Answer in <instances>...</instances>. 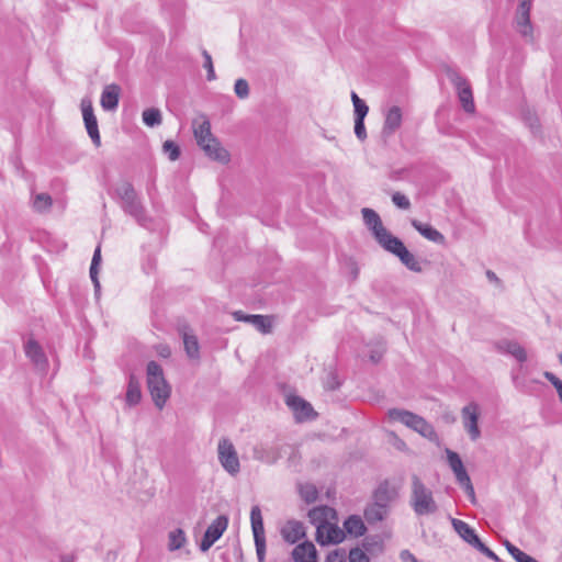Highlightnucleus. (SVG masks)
Instances as JSON below:
<instances>
[{
	"label": "nucleus",
	"instance_id": "nucleus-39",
	"mask_svg": "<svg viewBox=\"0 0 562 562\" xmlns=\"http://www.w3.org/2000/svg\"><path fill=\"white\" fill-rule=\"evenodd\" d=\"M508 553L516 560V562H538L536 559L525 553L509 541L505 542Z\"/></svg>",
	"mask_w": 562,
	"mask_h": 562
},
{
	"label": "nucleus",
	"instance_id": "nucleus-49",
	"mask_svg": "<svg viewBox=\"0 0 562 562\" xmlns=\"http://www.w3.org/2000/svg\"><path fill=\"white\" fill-rule=\"evenodd\" d=\"M544 378L553 384L557 391L559 390V386H562V381L553 373L547 371L544 372Z\"/></svg>",
	"mask_w": 562,
	"mask_h": 562
},
{
	"label": "nucleus",
	"instance_id": "nucleus-3",
	"mask_svg": "<svg viewBox=\"0 0 562 562\" xmlns=\"http://www.w3.org/2000/svg\"><path fill=\"white\" fill-rule=\"evenodd\" d=\"M147 385L155 405L161 409L170 396V385L164 376L162 368L156 362L147 364Z\"/></svg>",
	"mask_w": 562,
	"mask_h": 562
},
{
	"label": "nucleus",
	"instance_id": "nucleus-35",
	"mask_svg": "<svg viewBox=\"0 0 562 562\" xmlns=\"http://www.w3.org/2000/svg\"><path fill=\"white\" fill-rule=\"evenodd\" d=\"M187 542V537L181 528L171 530L168 535V550L176 551L181 549Z\"/></svg>",
	"mask_w": 562,
	"mask_h": 562
},
{
	"label": "nucleus",
	"instance_id": "nucleus-7",
	"mask_svg": "<svg viewBox=\"0 0 562 562\" xmlns=\"http://www.w3.org/2000/svg\"><path fill=\"white\" fill-rule=\"evenodd\" d=\"M250 522L254 535L256 552L258 560L263 562L266 554V538L261 509L258 505L251 507L250 510Z\"/></svg>",
	"mask_w": 562,
	"mask_h": 562
},
{
	"label": "nucleus",
	"instance_id": "nucleus-13",
	"mask_svg": "<svg viewBox=\"0 0 562 562\" xmlns=\"http://www.w3.org/2000/svg\"><path fill=\"white\" fill-rule=\"evenodd\" d=\"M85 126L92 143L99 147L101 145V137L98 127V121L93 112L92 101L89 98H83L80 103Z\"/></svg>",
	"mask_w": 562,
	"mask_h": 562
},
{
	"label": "nucleus",
	"instance_id": "nucleus-23",
	"mask_svg": "<svg viewBox=\"0 0 562 562\" xmlns=\"http://www.w3.org/2000/svg\"><path fill=\"white\" fill-rule=\"evenodd\" d=\"M451 524L454 531L473 548H475L481 542L474 529L471 528L470 525L467 524L465 521L457 518H451Z\"/></svg>",
	"mask_w": 562,
	"mask_h": 562
},
{
	"label": "nucleus",
	"instance_id": "nucleus-36",
	"mask_svg": "<svg viewBox=\"0 0 562 562\" xmlns=\"http://www.w3.org/2000/svg\"><path fill=\"white\" fill-rule=\"evenodd\" d=\"M52 198L47 193H38L34 195L32 205L36 212H46L52 206Z\"/></svg>",
	"mask_w": 562,
	"mask_h": 562
},
{
	"label": "nucleus",
	"instance_id": "nucleus-11",
	"mask_svg": "<svg viewBox=\"0 0 562 562\" xmlns=\"http://www.w3.org/2000/svg\"><path fill=\"white\" fill-rule=\"evenodd\" d=\"M449 80L457 89L458 97L463 110L468 113H473L475 110L472 90L468 81L460 76L456 70H448L447 72Z\"/></svg>",
	"mask_w": 562,
	"mask_h": 562
},
{
	"label": "nucleus",
	"instance_id": "nucleus-20",
	"mask_svg": "<svg viewBox=\"0 0 562 562\" xmlns=\"http://www.w3.org/2000/svg\"><path fill=\"white\" fill-rule=\"evenodd\" d=\"M286 404L293 411L295 418L300 422L314 416V409L311 404L299 396H288Z\"/></svg>",
	"mask_w": 562,
	"mask_h": 562
},
{
	"label": "nucleus",
	"instance_id": "nucleus-50",
	"mask_svg": "<svg viewBox=\"0 0 562 562\" xmlns=\"http://www.w3.org/2000/svg\"><path fill=\"white\" fill-rule=\"evenodd\" d=\"M400 558L402 562H418V560L415 558L413 553H411L408 550H403L400 553Z\"/></svg>",
	"mask_w": 562,
	"mask_h": 562
},
{
	"label": "nucleus",
	"instance_id": "nucleus-29",
	"mask_svg": "<svg viewBox=\"0 0 562 562\" xmlns=\"http://www.w3.org/2000/svg\"><path fill=\"white\" fill-rule=\"evenodd\" d=\"M413 227L426 239L436 243V244H443L445 243V236L434 228L432 226L428 224H424L417 220L412 221Z\"/></svg>",
	"mask_w": 562,
	"mask_h": 562
},
{
	"label": "nucleus",
	"instance_id": "nucleus-52",
	"mask_svg": "<svg viewBox=\"0 0 562 562\" xmlns=\"http://www.w3.org/2000/svg\"><path fill=\"white\" fill-rule=\"evenodd\" d=\"M351 99H352V103H353V105H355V104H358V103H360V102H362V101H363L362 99H360V98L358 97V94H357L356 92H352V93H351Z\"/></svg>",
	"mask_w": 562,
	"mask_h": 562
},
{
	"label": "nucleus",
	"instance_id": "nucleus-8",
	"mask_svg": "<svg viewBox=\"0 0 562 562\" xmlns=\"http://www.w3.org/2000/svg\"><path fill=\"white\" fill-rule=\"evenodd\" d=\"M446 453H447L448 464H449L450 469L452 470V472L454 473L457 482L464 488L465 493L472 499H474V488L471 483V479H470L467 470L463 467L460 456L450 449H447Z\"/></svg>",
	"mask_w": 562,
	"mask_h": 562
},
{
	"label": "nucleus",
	"instance_id": "nucleus-6",
	"mask_svg": "<svg viewBox=\"0 0 562 562\" xmlns=\"http://www.w3.org/2000/svg\"><path fill=\"white\" fill-rule=\"evenodd\" d=\"M217 459L223 469L231 475L240 471V462L233 442L227 438L220 439L217 443Z\"/></svg>",
	"mask_w": 562,
	"mask_h": 562
},
{
	"label": "nucleus",
	"instance_id": "nucleus-38",
	"mask_svg": "<svg viewBox=\"0 0 562 562\" xmlns=\"http://www.w3.org/2000/svg\"><path fill=\"white\" fill-rule=\"evenodd\" d=\"M299 492L301 497L308 504L314 503L318 496L316 486L311 483L301 484L299 486Z\"/></svg>",
	"mask_w": 562,
	"mask_h": 562
},
{
	"label": "nucleus",
	"instance_id": "nucleus-34",
	"mask_svg": "<svg viewBox=\"0 0 562 562\" xmlns=\"http://www.w3.org/2000/svg\"><path fill=\"white\" fill-rule=\"evenodd\" d=\"M183 345H184V349H186V352L189 358L198 359L200 357L199 341L194 335L184 331L183 333Z\"/></svg>",
	"mask_w": 562,
	"mask_h": 562
},
{
	"label": "nucleus",
	"instance_id": "nucleus-54",
	"mask_svg": "<svg viewBox=\"0 0 562 562\" xmlns=\"http://www.w3.org/2000/svg\"><path fill=\"white\" fill-rule=\"evenodd\" d=\"M530 127L532 130L538 127L537 119H530Z\"/></svg>",
	"mask_w": 562,
	"mask_h": 562
},
{
	"label": "nucleus",
	"instance_id": "nucleus-48",
	"mask_svg": "<svg viewBox=\"0 0 562 562\" xmlns=\"http://www.w3.org/2000/svg\"><path fill=\"white\" fill-rule=\"evenodd\" d=\"M476 550H479L481 553L486 555L487 558L501 562L499 558L490 549L487 548L482 541L475 547Z\"/></svg>",
	"mask_w": 562,
	"mask_h": 562
},
{
	"label": "nucleus",
	"instance_id": "nucleus-42",
	"mask_svg": "<svg viewBox=\"0 0 562 562\" xmlns=\"http://www.w3.org/2000/svg\"><path fill=\"white\" fill-rule=\"evenodd\" d=\"M202 56L204 58L203 67L207 71V76H206L207 80L212 81V80H214L216 78V75H215V71H214V67H213L212 56L205 49L202 52Z\"/></svg>",
	"mask_w": 562,
	"mask_h": 562
},
{
	"label": "nucleus",
	"instance_id": "nucleus-33",
	"mask_svg": "<svg viewBox=\"0 0 562 562\" xmlns=\"http://www.w3.org/2000/svg\"><path fill=\"white\" fill-rule=\"evenodd\" d=\"M100 262H101V247L99 245L93 252V257H92L91 266H90V272H89L90 279L94 285V290H95L97 294L100 292V282H99V278H98V274H99L98 267H99Z\"/></svg>",
	"mask_w": 562,
	"mask_h": 562
},
{
	"label": "nucleus",
	"instance_id": "nucleus-41",
	"mask_svg": "<svg viewBox=\"0 0 562 562\" xmlns=\"http://www.w3.org/2000/svg\"><path fill=\"white\" fill-rule=\"evenodd\" d=\"M234 91L239 99H246L249 95V85L245 79H237L234 85Z\"/></svg>",
	"mask_w": 562,
	"mask_h": 562
},
{
	"label": "nucleus",
	"instance_id": "nucleus-43",
	"mask_svg": "<svg viewBox=\"0 0 562 562\" xmlns=\"http://www.w3.org/2000/svg\"><path fill=\"white\" fill-rule=\"evenodd\" d=\"M349 562H370L367 553L360 548H353L348 555Z\"/></svg>",
	"mask_w": 562,
	"mask_h": 562
},
{
	"label": "nucleus",
	"instance_id": "nucleus-44",
	"mask_svg": "<svg viewBox=\"0 0 562 562\" xmlns=\"http://www.w3.org/2000/svg\"><path fill=\"white\" fill-rule=\"evenodd\" d=\"M392 201L397 207L402 210H408L411 207L409 199L401 192L393 193Z\"/></svg>",
	"mask_w": 562,
	"mask_h": 562
},
{
	"label": "nucleus",
	"instance_id": "nucleus-10",
	"mask_svg": "<svg viewBox=\"0 0 562 562\" xmlns=\"http://www.w3.org/2000/svg\"><path fill=\"white\" fill-rule=\"evenodd\" d=\"M362 216L364 224L368 226L369 229L372 231L375 239L378 243L385 247L386 244H389V240H392L395 238L382 224V221L379 216V214L371 210V209H362Z\"/></svg>",
	"mask_w": 562,
	"mask_h": 562
},
{
	"label": "nucleus",
	"instance_id": "nucleus-4",
	"mask_svg": "<svg viewBox=\"0 0 562 562\" xmlns=\"http://www.w3.org/2000/svg\"><path fill=\"white\" fill-rule=\"evenodd\" d=\"M387 416L391 420L402 423L406 427L413 429L414 431L431 441L438 440V436L432 425L419 415L405 409L392 408L389 409Z\"/></svg>",
	"mask_w": 562,
	"mask_h": 562
},
{
	"label": "nucleus",
	"instance_id": "nucleus-16",
	"mask_svg": "<svg viewBox=\"0 0 562 562\" xmlns=\"http://www.w3.org/2000/svg\"><path fill=\"white\" fill-rule=\"evenodd\" d=\"M532 0H519L516 13V27L526 38L532 40V25L530 22V9Z\"/></svg>",
	"mask_w": 562,
	"mask_h": 562
},
{
	"label": "nucleus",
	"instance_id": "nucleus-53",
	"mask_svg": "<svg viewBox=\"0 0 562 562\" xmlns=\"http://www.w3.org/2000/svg\"><path fill=\"white\" fill-rule=\"evenodd\" d=\"M60 562H74V558L70 555H63Z\"/></svg>",
	"mask_w": 562,
	"mask_h": 562
},
{
	"label": "nucleus",
	"instance_id": "nucleus-22",
	"mask_svg": "<svg viewBox=\"0 0 562 562\" xmlns=\"http://www.w3.org/2000/svg\"><path fill=\"white\" fill-rule=\"evenodd\" d=\"M294 562H317V551L313 542L304 541L292 551Z\"/></svg>",
	"mask_w": 562,
	"mask_h": 562
},
{
	"label": "nucleus",
	"instance_id": "nucleus-19",
	"mask_svg": "<svg viewBox=\"0 0 562 562\" xmlns=\"http://www.w3.org/2000/svg\"><path fill=\"white\" fill-rule=\"evenodd\" d=\"M402 120L403 114L401 108L397 105L390 106L384 112L383 135L390 136L394 134L401 127Z\"/></svg>",
	"mask_w": 562,
	"mask_h": 562
},
{
	"label": "nucleus",
	"instance_id": "nucleus-1",
	"mask_svg": "<svg viewBox=\"0 0 562 562\" xmlns=\"http://www.w3.org/2000/svg\"><path fill=\"white\" fill-rule=\"evenodd\" d=\"M192 127L198 145L210 159L221 164H227L229 161V153L212 134L211 123L206 116L201 115L196 117L192 123Z\"/></svg>",
	"mask_w": 562,
	"mask_h": 562
},
{
	"label": "nucleus",
	"instance_id": "nucleus-37",
	"mask_svg": "<svg viewBox=\"0 0 562 562\" xmlns=\"http://www.w3.org/2000/svg\"><path fill=\"white\" fill-rule=\"evenodd\" d=\"M142 116L143 122L149 127L157 126L161 123V113L156 108L146 109Z\"/></svg>",
	"mask_w": 562,
	"mask_h": 562
},
{
	"label": "nucleus",
	"instance_id": "nucleus-26",
	"mask_svg": "<svg viewBox=\"0 0 562 562\" xmlns=\"http://www.w3.org/2000/svg\"><path fill=\"white\" fill-rule=\"evenodd\" d=\"M25 355L37 367L44 368L47 364V359L43 352L42 347L34 339H29L24 345Z\"/></svg>",
	"mask_w": 562,
	"mask_h": 562
},
{
	"label": "nucleus",
	"instance_id": "nucleus-40",
	"mask_svg": "<svg viewBox=\"0 0 562 562\" xmlns=\"http://www.w3.org/2000/svg\"><path fill=\"white\" fill-rule=\"evenodd\" d=\"M162 149L171 161H176L180 157V148L172 140H166L162 145Z\"/></svg>",
	"mask_w": 562,
	"mask_h": 562
},
{
	"label": "nucleus",
	"instance_id": "nucleus-9",
	"mask_svg": "<svg viewBox=\"0 0 562 562\" xmlns=\"http://www.w3.org/2000/svg\"><path fill=\"white\" fill-rule=\"evenodd\" d=\"M446 453H447L448 464H449L450 469L452 470V472L454 473L457 482L464 488L465 493L472 499H474V488L471 483V479H470L467 470L463 467L460 456L450 449H447Z\"/></svg>",
	"mask_w": 562,
	"mask_h": 562
},
{
	"label": "nucleus",
	"instance_id": "nucleus-15",
	"mask_svg": "<svg viewBox=\"0 0 562 562\" xmlns=\"http://www.w3.org/2000/svg\"><path fill=\"white\" fill-rule=\"evenodd\" d=\"M345 538V531L338 527L336 521H331L327 525H321L316 530V541L321 546L338 544L341 543Z\"/></svg>",
	"mask_w": 562,
	"mask_h": 562
},
{
	"label": "nucleus",
	"instance_id": "nucleus-25",
	"mask_svg": "<svg viewBox=\"0 0 562 562\" xmlns=\"http://www.w3.org/2000/svg\"><path fill=\"white\" fill-rule=\"evenodd\" d=\"M234 316L237 321L250 323L260 333L267 334L271 330V321L263 315H244L241 312H235Z\"/></svg>",
	"mask_w": 562,
	"mask_h": 562
},
{
	"label": "nucleus",
	"instance_id": "nucleus-17",
	"mask_svg": "<svg viewBox=\"0 0 562 562\" xmlns=\"http://www.w3.org/2000/svg\"><path fill=\"white\" fill-rule=\"evenodd\" d=\"M480 409L477 404L470 403L462 408L463 426L472 440H476L481 436L477 425Z\"/></svg>",
	"mask_w": 562,
	"mask_h": 562
},
{
	"label": "nucleus",
	"instance_id": "nucleus-56",
	"mask_svg": "<svg viewBox=\"0 0 562 562\" xmlns=\"http://www.w3.org/2000/svg\"><path fill=\"white\" fill-rule=\"evenodd\" d=\"M560 362L562 364V352L559 355Z\"/></svg>",
	"mask_w": 562,
	"mask_h": 562
},
{
	"label": "nucleus",
	"instance_id": "nucleus-12",
	"mask_svg": "<svg viewBox=\"0 0 562 562\" xmlns=\"http://www.w3.org/2000/svg\"><path fill=\"white\" fill-rule=\"evenodd\" d=\"M383 248L398 257L401 262L411 271L422 272L423 267L420 261L407 250L400 238L395 237L394 239L389 240V244Z\"/></svg>",
	"mask_w": 562,
	"mask_h": 562
},
{
	"label": "nucleus",
	"instance_id": "nucleus-30",
	"mask_svg": "<svg viewBox=\"0 0 562 562\" xmlns=\"http://www.w3.org/2000/svg\"><path fill=\"white\" fill-rule=\"evenodd\" d=\"M389 513L390 510L383 505L372 502L364 508L363 515L368 524H376L384 520Z\"/></svg>",
	"mask_w": 562,
	"mask_h": 562
},
{
	"label": "nucleus",
	"instance_id": "nucleus-51",
	"mask_svg": "<svg viewBox=\"0 0 562 562\" xmlns=\"http://www.w3.org/2000/svg\"><path fill=\"white\" fill-rule=\"evenodd\" d=\"M486 277H487V279H488L491 282L499 283V279L497 278V276H496L493 271L487 270V271H486Z\"/></svg>",
	"mask_w": 562,
	"mask_h": 562
},
{
	"label": "nucleus",
	"instance_id": "nucleus-18",
	"mask_svg": "<svg viewBox=\"0 0 562 562\" xmlns=\"http://www.w3.org/2000/svg\"><path fill=\"white\" fill-rule=\"evenodd\" d=\"M308 518L311 524L318 529L321 525H327L331 521H337V512L326 505L317 506L308 512Z\"/></svg>",
	"mask_w": 562,
	"mask_h": 562
},
{
	"label": "nucleus",
	"instance_id": "nucleus-55",
	"mask_svg": "<svg viewBox=\"0 0 562 562\" xmlns=\"http://www.w3.org/2000/svg\"><path fill=\"white\" fill-rule=\"evenodd\" d=\"M559 394V398L562 402V386H559V390L557 391Z\"/></svg>",
	"mask_w": 562,
	"mask_h": 562
},
{
	"label": "nucleus",
	"instance_id": "nucleus-32",
	"mask_svg": "<svg viewBox=\"0 0 562 562\" xmlns=\"http://www.w3.org/2000/svg\"><path fill=\"white\" fill-rule=\"evenodd\" d=\"M140 398L142 392L139 382L134 376H131L126 391V403L128 405H136L140 402Z\"/></svg>",
	"mask_w": 562,
	"mask_h": 562
},
{
	"label": "nucleus",
	"instance_id": "nucleus-46",
	"mask_svg": "<svg viewBox=\"0 0 562 562\" xmlns=\"http://www.w3.org/2000/svg\"><path fill=\"white\" fill-rule=\"evenodd\" d=\"M355 134L360 140H364L367 138L364 120L355 119Z\"/></svg>",
	"mask_w": 562,
	"mask_h": 562
},
{
	"label": "nucleus",
	"instance_id": "nucleus-47",
	"mask_svg": "<svg viewBox=\"0 0 562 562\" xmlns=\"http://www.w3.org/2000/svg\"><path fill=\"white\" fill-rule=\"evenodd\" d=\"M353 108H355V119L364 120V117L367 116L368 111H369V108L366 104V102L362 101L358 104H355Z\"/></svg>",
	"mask_w": 562,
	"mask_h": 562
},
{
	"label": "nucleus",
	"instance_id": "nucleus-14",
	"mask_svg": "<svg viewBox=\"0 0 562 562\" xmlns=\"http://www.w3.org/2000/svg\"><path fill=\"white\" fill-rule=\"evenodd\" d=\"M227 526L228 518L225 515H221L212 521L200 542V550L207 551L222 537Z\"/></svg>",
	"mask_w": 562,
	"mask_h": 562
},
{
	"label": "nucleus",
	"instance_id": "nucleus-2",
	"mask_svg": "<svg viewBox=\"0 0 562 562\" xmlns=\"http://www.w3.org/2000/svg\"><path fill=\"white\" fill-rule=\"evenodd\" d=\"M409 505L417 516H430L438 512L432 491L417 476H412Z\"/></svg>",
	"mask_w": 562,
	"mask_h": 562
},
{
	"label": "nucleus",
	"instance_id": "nucleus-24",
	"mask_svg": "<svg viewBox=\"0 0 562 562\" xmlns=\"http://www.w3.org/2000/svg\"><path fill=\"white\" fill-rule=\"evenodd\" d=\"M397 497V492L387 482L381 483L373 494V502L390 510L391 504Z\"/></svg>",
	"mask_w": 562,
	"mask_h": 562
},
{
	"label": "nucleus",
	"instance_id": "nucleus-45",
	"mask_svg": "<svg viewBox=\"0 0 562 562\" xmlns=\"http://www.w3.org/2000/svg\"><path fill=\"white\" fill-rule=\"evenodd\" d=\"M346 552L344 549H337L328 553L326 562H346Z\"/></svg>",
	"mask_w": 562,
	"mask_h": 562
},
{
	"label": "nucleus",
	"instance_id": "nucleus-21",
	"mask_svg": "<svg viewBox=\"0 0 562 562\" xmlns=\"http://www.w3.org/2000/svg\"><path fill=\"white\" fill-rule=\"evenodd\" d=\"M281 535L284 541L293 544L305 538L306 531L303 522L299 520H288L281 528Z\"/></svg>",
	"mask_w": 562,
	"mask_h": 562
},
{
	"label": "nucleus",
	"instance_id": "nucleus-28",
	"mask_svg": "<svg viewBox=\"0 0 562 562\" xmlns=\"http://www.w3.org/2000/svg\"><path fill=\"white\" fill-rule=\"evenodd\" d=\"M344 531L353 538L363 536L367 531V527L362 518L358 515H351L344 521Z\"/></svg>",
	"mask_w": 562,
	"mask_h": 562
},
{
	"label": "nucleus",
	"instance_id": "nucleus-5",
	"mask_svg": "<svg viewBox=\"0 0 562 562\" xmlns=\"http://www.w3.org/2000/svg\"><path fill=\"white\" fill-rule=\"evenodd\" d=\"M116 193L121 199V206L124 212L143 225L145 210L134 187L130 182H123L116 188Z\"/></svg>",
	"mask_w": 562,
	"mask_h": 562
},
{
	"label": "nucleus",
	"instance_id": "nucleus-31",
	"mask_svg": "<svg viewBox=\"0 0 562 562\" xmlns=\"http://www.w3.org/2000/svg\"><path fill=\"white\" fill-rule=\"evenodd\" d=\"M499 349L513 356L519 362L527 360V352L522 346L516 341H503L499 344Z\"/></svg>",
	"mask_w": 562,
	"mask_h": 562
},
{
	"label": "nucleus",
	"instance_id": "nucleus-27",
	"mask_svg": "<svg viewBox=\"0 0 562 562\" xmlns=\"http://www.w3.org/2000/svg\"><path fill=\"white\" fill-rule=\"evenodd\" d=\"M120 98V87L117 85H109L106 86L101 94V106L105 111H113L119 105Z\"/></svg>",
	"mask_w": 562,
	"mask_h": 562
}]
</instances>
